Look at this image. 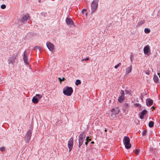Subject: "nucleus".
Returning <instances> with one entry per match:
<instances>
[{"mask_svg": "<svg viewBox=\"0 0 160 160\" xmlns=\"http://www.w3.org/2000/svg\"><path fill=\"white\" fill-rule=\"evenodd\" d=\"M14 62V61L13 60L12 58H10L8 59V63H13Z\"/></svg>", "mask_w": 160, "mask_h": 160, "instance_id": "nucleus-22", "label": "nucleus"}, {"mask_svg": "<svg viewBox=\"0 0 160 160\" xmlns=\"http://www.w3.org/2000/svg\"><path fill=\"white\" fill-rule=\"evenodd\" d=\"M89 59V58H87L85 59H82V61H87Z\"/></svg>", "mask_w": 160, "mask_h": 160, "instance_id": "nucleus-34", "label": "nucleus"}, {"mask_svg": "<svg viewBox=\"0 0 160 160\" xmlns=\"http://www.w3.org/2000/svg\"><path fill=\"white\" fill-rule=\"evenodd\" d=\"M85 137V133L84 132L80 134L78 138L79 148H80V146L82 144Z\"/></svg>", "mask_w": 160, "mask_h": 160, "instance_id": "nucleus-4", "label": "nucleus"}, {"mask_svg": "<svg viewBox=\"0 0 160 160\" xmlns=\"http://www.w3.org/2000/svg\"><path fill=\"white\" fill-rule=\"evenodd\" d=\"M81 83V82L79 80H77L75 82V84L76 85H78L80 84Z\"/></svg>", "mask_w": 160, "mask_h": 160, "instance_id": "nucleus-24", "label": "nucleus"}, {"mask_svg": "<svg viewBox=\"0 0 160 160\" xmlns=\"http://www.w3.org/2000/svg\"><path fill=\"white\" fill-rule=\"evenodd\" d=\"M86 9H83L82 11V14H84L85 12L86 11Z\"/></svg>", "mask_w": 160, "mask_h": 160, "instance_id": "nucleus-35", "label": "nucleus"}, {"mask_svg": "<svg viewBox=\"0 0 160 160\" xmlns=\"http://www.w3.org/2000/svg\"><path fill=\"white\" fill-rule=\"evenodd\" d=\"M73 90L71 87L66 86L65 87L63 90V93L65 95L70 96L73 93Z\"/></svg>", "mask_w": 160, "mask_h": 160, "instance_id": "nucleus-1", "label": "nucleus"}, {"mask_svg": "<svg viewBox=\"0 0 160 160\" xmlns=\"http://www.w3.org/2000/svg\"><path fill=\"white\" fill-rule=\"evenodd\" d=\"M126 94H130V92L128 90H125Z\"/></svg>", "mask_w": 160, "mask_h": 160, "instance_id": "nucleus-32", "label": "nucleus"}, {"mask_svg": "<svg viewBox=\"0 0 160 160\" xmlns=\"http://www.w3.org/2000/svg\"><path fill=\"white\" fill-rule=\"evenodd\" d=\"M147 111L146 110H144L140 113V117L141 119H143L144 117V115L147 113Z\"/></svg>", "mask_w": 160, "mask_h": 160, "instance_id": "nucleus-15", "label": "nucleus"}, {"mask_svg": "<svg viewBox=\"0 0 160 160\" xmlns=\"http://www.w3.org/2000/svg\"><path fill=\"white\" fill-rule=\"evenodd\" d=\"M30 17L28 13H27L24 15L22 19L20 20L21 22H24L27 21V20L30 18Z\"/></svg>", "mask_w": 160, "mask_h": 160, "instance_id": "nucleus-10", "label": "nucleus"}, {"mask_svg": "<svg viewBox=\"0 0 160 160\" xmlns=\"http://www.w3.org/2000/svg\"><path fill=\"white\" fill-rule=\"evenodd\" d=\"M0 150L2 151H3L5 150V148L4 147H2L0 148Z\"/></svg>", "mask_w": 160, "mask_h": 160, "instance_id": "nucleus-33", "label": "nucleus"}, {"mask_svg": "<svg viewBox=\"0 0 160 160\" xmlns=\"http://www.w3.org/2000/svg\"><path fill=\"white\" fill-rule=\"evenodd\" d=\"M123 142L125 147L127 149H128L131 148V145L130 143V140L128 137L125 136L124 137Z\"/></svg>", "mask_w": 160, "mask_h": 160, "instance_id": "nucleus-2", "label": "nucleus"}, {"mask_svg": "<svg viewBox=\"0 0 160 160\" xmlns=\"http://www.w3.org/2000/svg\"><path fill=\"white\" fill-rule=\"evenodd\" d=\"M66 22L69 26L73 25L74 24L73 21L70 18H67L66 19Z\"/></svg>", "mask_w": 160, "mask_h": 160, "instance_id": "nucleus-14", "label": "nucleus"}, {"mask_svg": "<svg viewBox=\"0 0 160 160\" xmlns=\"http://www.w3.org/2000/svg\"><path fill=\"white\" fill-rule=\"evenodd\" d=\"M105 132H106L107 131V130H106V129H105Z\"/></svg>", "mask_w": 160, "mask_h": 160, "instance_id": "nucleus-42", "label": "nucleus"}, {"mask_svg": "<svg viewBox=\"0 0 160 160\" xmlns=\"http://www.w3.org/2000/svg\"><path fill=\"white\" fill-rule=\"evenodd\" d=\"M153 101L150 98L147 99L146 100V104L148 106H150L152 105Z\"/></svg>", "mask_w": 160, "mask_h": 160, "instance_id": "nucleus-16", "label": "nucleus"}, {"mask_svg": "<svg viewBox=\"0 0 160 160\" xmlns=\"http://www.w3.org/2000/svg\"><path fill=\"white\" fill-rule=\"evenodd\" d=\"M1 8L2 9H4L6 8V6L5 4H2V5H1Z\"/></svg>", "mask_w": 160, "mask_h": 160, "instance_id": "nucleus-29", "label": "nucleus"}, {"mask_svg": "<svg viewBox=\"0 0 160 160\" xmlns=\"http://www.w3.org/2000/svg\"><path fill=\"white\" fill-rule=\"evenodd\" d=\"M23 59L24 62L26 65L29 64L27 54L26 53V51H25L23 53Z\"/></svg>", "mask_w": 160, "mask_h": 160, "instance_id": "nucleus-13", "label": "nucleus"}, {"mask_svg": "<svg viewBox=\"0 0 160 160\" xmlns=\"http://www.w3.org/2000/svg\"><path fill=\"white\" fill-rule=\"evenodd\" d=\"M158 78L156 75H154L153 76V80L156 83L158 82Z\"/></svg>", "mask_w": 160, "mask_h": 160, "instance_id": "nucleus-20", "label": "nucleus"}, {"mask_svg": "<svg viewBox=\"0 0 160 160\" xmlns=\"http://www.w3.org/2000/svg\"><path fill=\"white\" fill-rule=\"evenodd\" d=\"M91 143L92 144H93V143H94V142L92 141V142H91Z\"/></svg>", "mask_w": 160, "mask_h": 160, "instance_id": "nucleus-41", "label": "nucleus"}, {"mask_svg": "<svg viewBox=\"0 0 160 160\" xmlns=\"http://www.w3.org/2000/svg\"><path fill=\"white\" fill-rule=\"evenodd\" d=\"M147 132L146 130L143 131V132H142V135L143 136H144V135H146Z\"/></svg>", "mask_w": 160, "mask_h": 160, "instance_id": "nucleus-27", "label": "nucleus"}, {"mask_svg": "<svg viewBox=\"0 0 160 160\" xmlns=\"http://www.w3.org/2000/svg\"><path fill=\"white\" fill-rule=\"evenodd\" d=\"M154 122L153 121H150L148 123V125L149 127L152 128L154 125Z\"/></svg>", "mask_w": 160, "mask_h": 160, "instance_id": "nucleus-21", "label": "nucleus"}, {"mask_svg": "<svg viewBox=\"0 0 160 160\" xmlns=\"http://www.w3.org/2000/svg\"><path fill=\"white\" fill-rule=\"evenodd\" d=\"M32 100L33 103L36 104L38 103V99L35 96L33 97Z\"/></svg>", "mask_w": 160, "mask_h": 160, "instance_id": "nucleus-19", "label": "nucleus"}, {"mask_svg": "<svg viewBox=\"0 0 160 160\" xmlns=\"http://www.w3.org/2000/svg\"><path fill=\"white\" fill-rule=\"evenodd\" d=\"M124 92L123 90H122L121 92V95L118 98V101L121 103L124 99Z\"/></svg>", "mask_w": 160, "mask_h": 160, "instance_id": "nucleus-8", "label": "nucleus"}, {"mask_svg": "<svg viewBox=\"0 0 160 160\" xmlns=\"http://www.w3.org/2000/svg\"><path fill=\"white\" fill-rule=\"evenodd\" d=\"M32 132L31 130H29L27 132L25 138L26 142L28 143L29 142L32 136Z\"/></svg>", "mask_w": 160, "mask_h": 160, "instance_id": "nucleus-6", "label": "nucleus"}, {"mask_svg": "<svg viewBox=\"0 0 160 160\" xmlns=\"http://www.w3.org/2000/svg\"><path fill=\"white\" fill-rule=\"evenodd\" d=\"M88 144V142H86L85 143V144L86 145H87Z\"/></svg>", "mask_w": 160, "mask_h": 160, "instance_id": "nucleus-39", "label": "nucleus"}, {"mask_svg": "<svg viewBox=\"0 0 160 160\" xmlns=\"http://www.w3.org/2000/svg\"><path fill=\"white\" fill-rule=\"evenodd\" d=\"M144 32L146 33H148L150 32V30L148 28H145L144 29Z\"/></svg>", "mask_w": 160, "mask_h": 160, "instance_id": "nucleus-25", "label": "nucleus"}, {"mask_svg": "<svg viewBox=\"0 0 160 160\" xmlns=\"http://www.w3.org/2000/svg\"><path fill=\"white\" fill-rule=\"evenodd\" d=\"M88 141H91V139H90V138H88Z\"/></svg>", "mask_w": 160, "mask_h": 160, "instance_id": "nucleus-40", "label": "nucleus"}, {"mask_svg": "<svg viewBox=\"0 0 160 160\" xmlns=\"http://www.w3.org/2000/svg\"><path fill=\"white\" fill-rule=\"evenodd\" d=\"M132 69V65L128 67L126 70V74H129L131 71Z\"/></svg>", "mask_w": 160, "mask_h": 160, "instance_id": "nucleus-17", "label": "nucleus"}, {"mask_svg": "<svg viewBox=\"0 0 160 160\" xmlns=\"http://www.w3.org/2000/svg\"><path fill=\"white\" fill-rule=\"evenodd\" d=\"M130 107V105L128 103H125L123 104L122 106V109L124 112H126V111L128 112V111Z\"/></svg>", "mask_w": 160, "mask_h": 160, "instance_id": "nucleus-9", "label": "nucleus"}, {"mask_svg": "<svg viewBox=\"0 0 160 160\" xmlns=\"http://www.w3.org/2000/svg\"><path fill=\"white\" fill-rule=\"evenodd\" d=\"M145 73L147 75H149L150 74L149 71L148 70H146L145 71Z\"/></svg>", "mask_w": 160, "mask_h": 160, "instance_id": "nucleus-31", "label": "nucleus"}, {"mask_svg": "<svg viewBox=\"0 0 160 160\" xmlns=\"http://www.w3.org/2000/svg\"><path fill=\"white\" fill-rule=\"evenodd\" d=\"M140 152V150L139 149H137L135 151V153L137 155H138Z\"/></svg>", "mask_w": 160, "mask_h": 160, "instance_id": "nucleus-30", "label": "nucleus"}, {"mask_svg": "<svg viewBox=\"0 0 160 160\" xmlns=\"http://www.w3.org/2000/svg\"><path fill=\"white\" fill-rule=\"evenodd\" d=\"M121 65V63H119L118 64H117V65H115V66L114 67V68H115L117 69Z\"/></svg>", "mask_w": 160, "mask_h": 160, "instance_id": "nucleus-26", "label": "nucleus"}, {"mask_svg": "<svg viewBox=\"0 0 160 160\" xmlns=\"http://www.w3.org/2000/svg\"><path fill=\"white\" fill-rule=\"evenodd\" d=\"M132 58L133 56L132 55H131L130 56V60L131 62H132Z\"/></svg>", "mask_w": 160, "mask_h": 160, "instance_id": "nucleus-37", "label": "nucleus"}, {"mask_svg": "<svg viewBox=\"0 0 160 160\" xmlns=\"http://www.w3.org/2000/svg\"><path fill=\"white\" fill-rule=\"evenodd\" d=\"M145 21L144 20H142L140 21L136 25V27H139L143 23H145Z\"/></svg>", "mask_w": 160, "mask_h": 160, "instance_id": "nucleus-18", "label": "nucleus"}, {"mask_svg": "<svg viewBox=\"0 0 160 160\" xmlns=\"http://www.w3.org/2000/svg\"><path fill=\"white\" fill-rule=\"evenodd\" d=\"M35 97L38 99V100L42 98V96L39 94H36Z\"/></svg>", "mask_w": 160, "mask_h": 160, "instance_id": "nucleus-23", "label": "nucleus"}, {"mask_svg": "<svg viewBox=\"0 0 160 160\" xmlns=\"http://www.w3.org/2000/svg\"><path fill=\"white\" fill-rule=\"evenodd\" d=\"M159 76V77L160 78V75H158Z\"/></svg>", "mask_w": 160, "mask_h": 160, "instance_id": "nucleus-43", "label": "nucleus"}, {"mask_svg": "<svg viewBox=\"0 0 160 160\" xmlns=\"http://www.w3.org/2000/svg\"><path fill=\"white\" fill-rule=\"evenodd\" d=\"M98 0H93L92 2L91 5V12L93 13L96 11L98 6Z\"/></svg>", "mask_w": 160, "mask_h": 160, "instance_id": "nucleus-3", "label": "nucleus"}, {"mask_svg": "<svg viewBox=\"0 0 160 160\" xmlns=\"http://www.w3.org/2000/svg\"><path fill=\"white\" fill-rule=\"evenodd\" d=\"M73 138L72 137L71 138H70V140L68 141V147L69 149V152H70L71 151V150L73 148Z\"/></svg>", "mask_w": 160, "mask_h": 160, "instance_id": "nucleus-7", "label": "nucleus"}, {"mask_svg": "<svg viewBox=\"0 0 160 160\" xmlns=\"http://www.w3.org/2000/svg\"><path fill=\"white\" fill-rule=\"evenodd\" d=\"M143 51L145 54L149 55L150 54L149 46L148 45L145 47L143 49Z\"/></svg>", "mask_w": 160, "mask_h": 160, "instance_id": "nucleus-11", "label": "nucleus"}, {"mask_svg": "<svg viewBox=\"0 0 160 160\" xmlns=\"http://www.w3.org/2000/svg\"><path fill=\"white\" fill-rule=\"evenodd\" d=\"M35 48H37L38 49H39V48H40V47H38V46L36 47Z\"/></svg>", "mask_w": 160, "mask_h": 160, "instance_id": "nucleus-38", "label": "nucleus"}, {"mask_svg": "<svg viewBox=\"0 0 160 160\" xmlns=\"http://www.w3.org/2000/svg\"><path fill=\"white\" fill-rule=\"evenodd\" d=\"M47 47L50 51H53L54 49V45L50 42H47L46 43Z\"/></svg>", "mask_w": 160, "mask_h": 160, "instance_id": "nucleus-12", "label": "nucleus"}, {"mask_svg": "<svg viewBox=\"0 0 160 160\" xmlns=\"http://www.w3.org/2000/svg\"><path fill=\"white\" fill-rule=\"evenodd\" d=\"M89 138V137L88 136V137H86V142H88L89 141H88V138Z\"/></svg>", "mask_w": 160, "mask_h": 160, "instance_id": "nucleus-36", "label": "nucleus"}, {"mask_svg": "<svg viewBox=\"0 0 160 160\" xmlns=\"http://www.w3.org/2000/svg\"><path fill=\"white\" fill-rule=\"evenodd\" d=\"M111 111L112 112L111 116L113 118H115L116 115L119 114L120 112V110L118 108H113Z\"/></svg>", "mask_w": 160, "mask_h": 160, "instance_id": "nucleus-5", "label": "nucleus"}, {"mask_svg": "<svg viewBox=\"0 0 160 160\" xmlns=\"http://www.w3.org/2000/svg\"><path fill=\"white\" fill-rule=\"evenodd\" d=\"M58 79L59 80V82L61 83L62 81H64L65 79V78H63L62 79L61 78H58Z\"/></svg>", "mask_w": 160, "mask_h": 160, "instance_id": "nucleus-28", "label": "nucleus"}]
</instances>
